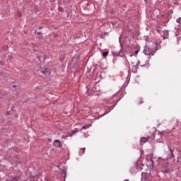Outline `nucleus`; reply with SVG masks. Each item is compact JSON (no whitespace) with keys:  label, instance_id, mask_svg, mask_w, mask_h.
<instances>
[{"label":"nucleus","instance_id":"nucleus-1","mask_svg":"<svg viewBox=\"0 0 181 181\" xmlns=\"http://www.w3.org/2000/svg\"><path fill=\"white\" fill-rule=\"evenodd\" d=\"M144 53L146 54V56H149V57H151V56H153V54H155V51L152 50L148 47H146L144 50Z\"/></svg>","mask_w":181,"mask_h":181},{"label":"nucleus","instance_id":"nucleus-2","mask_svg":"<svg viewBox=\"0 0 181 181\" xmlns=\"http://www.w3.org/2000/svg\"><path fill=\"white\" fill-rule=\"evenodd\" d=\"M42 74L45 76H50V69L45 68L44 71H42Z\"/></svg>","mask_w":181,"mask_h":181},{"label":"nucleus","instance_id":"nucleus-3","mask_svg":"<svg viewBox=\"0 0 181 181\" xmlns=\"http://www.w3.org/2000/svg\"><path fill=\"white\" fill-rule=\"evenodd\" d=\"M54 145L56 148H62V142L59 140H55L54 141Z\"/></svg>","mask_w":181,"mask_h":181},{"label":"nucleus","instance_id":"nucleus-4","mask_svg":"<svg viewBox=\"0 0 181 181\" xmlns=\"http://www.w3.org/2000/svg\"><path fill=\"white\" fill-rule=\"evenodd\" d=\"M85 153H86V148H82L79 150L80 155H84Z\"/></svg>","mask_w":181,"mask_h":181},{"label":"nucleus","instance_id":"nucleus-5","mask_svg":"<svg viewBox=\"0 0 181 181\" xmlns=\"http://www.w3.org/2000/svg\"><path fill=\"white\" fill-rule=\"evenodd\" d=\"M141 141L143 142V144H145L146 142H148V139L145 137H142L141 139Z\"/></svg>","mask_w":181,"mask_h":181},{"label":"nucleus","instance_id":"nucleus-6","mask_svg":"<svg viewBox=\"0 0 181 181\" xmlns=\"http://www.w3.org/2000/svg\"><path fill=\"white\" fill-rule=\"evenodd\" d=\"M90 128L89 125L83 126L81 129V131H83V129H88Z\"/></svg>","mask_w":181,"mask_h":181},{"label":"nucleus","instance_id":"nucleus-7","mask_svg":"<svg viewBox=\"0 0 181 181\" xmlns=\"http://www.w3.org/2000/svg\"><path fill=\"white\" fill-rule=\"evenodd\" d=\"M173 130H167V131H164L162 132L163 134H171V132H173Z\"/></svg>","mask_w":181,"mask_h":181},{"label":"nucleus","instance_id":"nucleus-8","mask_svg":"<svg viewBox=\"0 0 181 181\" xmlns=\"http://www.w3.org/2000/svg\"><path fill=\"white\" fill-rule=\"evenodd\" d=\"M103 57H107L108 56V52H104L103 53Z\"/></svg>","mask_w":181,"mask_h":181},{"label":"nucleus","instance_id":"nucleus-9","mask_svg":"<svg viewBox=\"0 0 181 181\" xmlns=\"http://www.w3.org/2000/svg\"><path fill=\"white\" fill-rule=\"evenodd\" d=\"M62 175H63V177H64V180H66V171H65V170H64V171L62 172Z\"/></svg>","mask_w":181,"mask_h":181},{"label":"nucleus","instance_id":"nucleus-10","mask_svg":"<svg viewBox=\"0 0 181 181\" xmlns=\"http://www.w3.org/2000/svg\"><path fill=\"white\" fill-rule=\"evenodd\" d=\"M67 136H73V134L71 135H67V136H62V139H63V138H67Z\"/></svg>","mask_w":181,"mask_h":181},{"label":"nucleus","instance_id":"nucleus-11","mask_svg":"<svg viewBox=\"0 0 181 181\" xmlns=\"http://www.w3.org/2000/svg\"><path fill=\"white\" fill-rule=\"evenodd\" d=\"M181 21V18H179L176 20V22H177V23H180Z\"/></svg>","mask_w":181,"mask_h":181},{"label":"nucleus","instance_id":"nucleus-12","mask_svg":"<svg viewBox=\"0 0 181 181\" xmlns=\"http://www.w3.org/2000/svg\"><path fill=\"white\" fill-rule=\"evenodd\" d=\"M76 132H78V131L73 130V131H72V135L74 134H76Z\"/></svg>","mask_w":181,"mask_h":181},{"label":"nucleus","instance_id":"nucleus-13","mask_svg":"<svg viewBox=\"0 0 181 181\" xmlns=\"http://www.w3.org/2000/svg\"><path fill=\"white\" fill-rule=\"evenodd\" d=\"M134 67L135 70H136V69H138V64L134 65Z\"/></svg>","mask_w":181,"mask_h":181},{"label":"nucleus","instance_id":"nucleus-14","mask_svg":"<svg viewBox=\"0 0 181 181\" xmlns=\"http://www.w3.org/2000/svg\"><path fill=\"white\" fill-rule=\"evenodd\" d=\"M37 59L38 60H40V59H42V57L38 55V56L37 57Z\"/></svg>","mask_w":181,"mask_h":181},{"label":"nucleus","instance_id":"nucleus-15","mask_svg":"<svg viewBox=\"0 0 181 181\" xmlns=\"http://www.w3.org/2000/svg\"><path fill=\"white\" fill-rule=\"evenodd\" d=\"M18 16H22V13L18 12Z\"/></svg>","mask_w":181,"mask_h":181},{"label":"nucleus","instance_id":"nucleus-16","mask_svg":"<svg viewBox=\"0 0 181 181\" xmlns=\"http://www.w3.org/2000/svg\"><path fill=\"white\" fill-rule=\"evenodd\" d=\"M171 156H172L173 158H175V156L173 155V152L171 153Z\"/></svg>","mask_w":181,"mask_h":181},{"label":"nucleus","instance_id":"nucleus-17","mask_svg":"<svg viewBox=\"0 0 181 181\" xmlns=\"http://www.w3.org/2000/svg\"><path fill=\"white\" fill-rule=\"evenodd\" d=\"M138 52H139V51H135V52H134V54H138Z\"/></svg>","mask_w":181,"mask_h":181},{"label":"nucleus","instance_id":"nucleus-18","mask_svg":"<svg viewBox=\"0 0 181 181\" xmlns=\"http://www.w3.org/2000/svg\"><path fill=\"white\" fill-rule=\"evenodd\" d=\"M148 63H149V61H147V62H146V64H148Z\"/></svg>","mask_w":181,"mask_h":181},{"label":"nucleus","instance_id":"nucleus-19","mask_svg":"<svg viewBox=\"0 0 181 181\" xmlns=\"http://www.w3.org/2000/svg\"><path fill=\"white\" fill-rule=\"evenodd\" d=\"M165 172L168 173V172H169V170H165Z\"/></svg>","mask_w":181,"mask_h":181},{"label":"nucleus","instance_id":"nucleus-20","mask_svg":"<svg viewBox=\"0 0 181 181\" xmlns=\"http://www.w3.org/2000/svg\"><path fill=\"white\" fill-rule=\"evenodd\" d=\"M44 60H46V56L44 57Z\"/></svg>","mask_w":181,"mask_h":181},{"label":"nucleus","instance_id":"nucleus-21","mask_svg":"<svg viewBox=\"0 0 181 181\" xmlns=\"http://www.w3.org/2000/svg\"><path fill=\"white\" fill-rule=\"evenodd\" d=\"M37 33V35H40V32H38V33Z\"/></svg>","mask_w":181,"mask_h":181},{"label":"nucleus","instance_id":"nucleus-22","mask_svg":"<svg viewBox=\"0 0 181 181\" xmlns=\"http://www.w3.org/2000/svg\"><path fill=\"white\" fill-rule=\"evenodd\" d=\"M149 180L148 179H146V181H148Z\"/></svg>","mask_w":181,"mask_h":181},{"label":"nucleus","instance_id":"nucleus-23","mask_svg":"<svg viewBox=\"0 0 181 181\" xmlns=\"http://www.w3.org/2000/svg\"><path fill=\"white\" fill-rule=\"evenodd\" d=\"M13 87H16V86H13Z\"/></svg>","mask_w":181,"mask_h":181}]
</instances>
